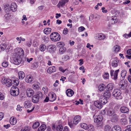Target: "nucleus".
I'll return each instance as SVG.
<instances>
[{
	"label": "nucleus",
	"instance_id": "338daca9",
	"mask_svg": "<svg viewBox=\"0 0 131 131\" xmlns=\"http://www.w3.org/2000/svg\"><path fill=\"white\" fill-rule=\"evenodd\" d=\"M57 44L59 46H63L64 45V43L62 42H58Z\"/></svg>",
	"mask_w": 131,
	"mask_h": 131
},
{
	"label": "nucleus",
	"instance_id": "393cba45",
	"mask_svg": "<svg viewBox=\"0 0 131 131\" xmlns=\"http://www.w3.org/2000/svg\"><path fill=\"white\" fill-rule=\"evenodd\" d=\"M9 122L12 125H15L17 122L16 118L14 117H11L9 119Z\"/></svg>",
	"mask_w": 131,
	"mask_h": 131
},
{
	"label": "nucleus",
	"instance_id": "79ce46f5",
	"mask_svg": "<svg viewBox=\"0 0 131 131\" xmlns=\"http://www.w3.org/2000/svg\"><path fill=\"white\" fill-rule=\"evenodd\" d=\"M35 95L38 96L39 97V99L40 98H42L43 96V94L41 92H38Z\"/></svg>",
	"mask_w": 131,
	"mask_h": 131
},
{
	"label": "nucleus",
	"instance_id": "c9c22d12",
	"mask_svg": "<svg viewBox=\"0 0 131 131\" xmlns=\"http://www.w3.org/2000/svg\"><path fill=\"white\" fill-rule=\"evenodd\" d=\"M51 97L50 101H53L56 99L55 95L54 94H51L49 95Z\"/></svg>",
	"mask_w": 131,
	"mask_h": 131
},
{
	"label": "nucleus",
	"instance_id": "aec40b11",
	"mask_svg": "<svg viewBox=\"0 0 131 131\" xmlns=\"http://www.w3.org/2000/svg\"><path fill=\"white\" fill-rule=\"evenodd\" d=\"M33 77L30 75H27L25 78V81L28 83L31 82L32 81Z\"/></svg>",
	"mask_w": 131,
	"mask_h": 131
},
{
	"label": "nucleus",
	"instance_id": "864d4df0",
	"mask_svg": "<svg viewBox=\"0 0 131 131\" xmlns=\"http://www.w3.org/2000/svg\"><path fill=\"white\" fill-rule=\"evenodd\" d=\"M127 85L126 83L125 84H122L121 85L120 87L122 89H124L125 88Z\"/></svg>",
	"mask_w": 131,
	"mask_h": 131
},
{
	"label": "nucleus",
	"instance_id": "8fccbe9b",
	"mask_svg": "<svg viewBox=\"0 0 131 131\" xmlns=\"http://www.w3.org/2000/svg\"><path fill=\"white\" fill-rule=\"evenodd\" d=\"M126 127V129L124 131H131V125L127 126Z\"/></svg>",
	"mask_w": 131,
	"mask_h": 131
},
{
	"label": "nucleus",
	"instance_id": "4be33fe9",
	"mask_svg": "<svg viewBox=\"0 0 131 131\" xmlns=\"http://www.w3.org/2000/svg\"><path fill=\"white\" fill-rule=\"evenodd\" d=\"M111 131H122V129L119 125H116L112 128Z\"/></svg>",
	"mask_w": 131,
	"mask_h": 131
},
{
	"label": "nucleus",
	"instance_id": "1a4fd4ad",
	"mask_svg": "<svg viewBox=\"0 0 131 131\" xmlns=\"http://www.w3.org/2000/svg\"><path fill=\"white\" fill-rule=\"evenodd\" d=\"M26 93L27 96L29 97H30L34 95V92L32 89L28 88L26 90Z\"/></svg>",
	"mask_w": 131,
	"mask_h": 131
},
{
	"label": "nucleus",
	"instance_id": "e433bc0d",
	"mask_svg": "<svg viewBox=\"0 0 131 131\" xmlns=\"http://www.w3.org/2000/svg\"><path fill=\"white\" fill-rule=\"evenodd\" d=\"M88 126L87 124L85 123H82L80 124V126L82 128L85 129H86L88 128Z\"/></svg>",
	"mask_w": 131,
	"mask_h": 131
},
{
	"label": "nucleus",
	"instance_id": "6e6d98bb",
	"mask_svg": "<svg viewBox=\"0 0 131 131\" xmlns=\"http://www.w3.org/2000/svg\"><path fill=\"white\" fill-rule=\"evenodd\" d=\"M22 108H23V107H20V105H18L17 106V111H21L22 110Z\"/></svg>",
	"mask_w": 131,
	"mask_h": 131
},
{
	"label": "nucleus",
	"instance_id": "0eeeda50",
	"mask_svg": "<svg viewBox=\"0 0 131 131\" xmlns=\"http://www.w3.org/2000/svg\"><path fill=\"white\" fill-rule=\"evenodd\" d=\"M107 115L110 116H114L116 114L114 110L112 108H109L106 111Z\"/></svg>",
	"mask_w": 131,
	"mask_h": 131
},
{
	"label": "nucleus",
	"instance_id": "4468645a",
	"mask_svg": "<svg viewBox=\"0 0 131 131\" xmlns=\"http://www.w3.org/2000/svg\"><path fill=\"white\" fill-rule=\"evenodd\" d=\"M67 2V0H61L59 2L57 6L59 8L60 7H63L65 5L66 3Z\"/></svg>",
	"mask_w": 131,
	"mask_h": 131
},
{
	"label": "nucleus",
	"instance_id": "49530a36",
	"mask_svg": "<svg viewBox=\"0 0 131 131\" xmlns=\"http://www.w3.org/2000/svg\"><path fill=\"white\" fill-rule=\"evenodd\" d=\"M62 59L64 61H66L69 59V57L67 55L64 56L62 57Z\"/></svg>",
	"mask_w": 131,
	"mask_h": 131
},
{
	"label": "nucleus",
	"instance_id": "c756f323",
	"mask_svg": "<svg viewBox=\"0 0 131 131\" xmlns=\"http://www.w3.org/2000/svg\"><path fill=\"white\" fill-rule=\"evenodd\" d=\"M39 97L36 95L34 96L32 98V101L34 103H37L39 101Z\"/></svg>",
	"mask_w": 131,
	"mask_h": 131
},
{
	"label": "nucleus",
	"instance_id": "e2e57ef3",
	"mask_svg": "<svg viewBox=\"0 0 131 131\" xmlns=\"http://www.w3.org/2000/svg\"><path fill=\"white\" fill-rule=\"evenodd\" d=\"M67 69H66L64 70H63V68L62 67H60L59 68V70L62 71V72L64 73V72L65 71H66L67 70Z\"/></svg>",
	"mask_w": 131,
	"mask_h": 131
},
{
	"label": "nucleus",
	"instance_id": "774afa93",
	"mask_svg": "<svg viewBox=\"0 0 131 131\" xmlns=\"http://www.w3.org/2000/svg\"><path fill=\"white\" fill-rule=\"evenodd\" d=\"M59 84V81L58 80H56V81L53 84V86H54L56 87L57 86L58 84Z\"/></svg>",
	"mask_w": 131,
	"mask_h": 131
},
{
	"label": "nucleus",
	"instance_id": "2f4dec72",
	"mask_svg": "<svg viewBox=\"0 0 131 131\" xmlns=\"http://www.w3.org/2000/svg\"><path fill=\"white\" fill-rule=\"evenodd\" d=\"M51 29L50 28H46L44 29V32L45 34L48 35L51 32Z\"/></svg>",
	"mask_w": 131,
	"mask_h": 131
},
{
	"label": "nucleus",
	"instance_id": "423d86ee",
	"mask_svg": "<svg viewBox=\"0 0 131 131\" xmlns=\"http://www.w3.org/2000/svg\"><path fill=\"white\" fill-rule=\"evenodd\" d=\"M15 53L14 54L21 57L24 54V52L23 49L21 48H17L14 50Z\"/></svg>",
	"mask_w": 131,
	"mask_h": 131
},
{
	"label": "nucleus",
	"instance_id": "a18cd8bd",
	"mask_svg": "<svg viewBox=\"0 0 131 131\" xmlns=\"http://www.w3.org/2000/svg\"><path fill=\"white\" fill-rule=\"evenodd\" d=\"M111 127L108 125L106 126L104 128V131H110L111 130Z\"/></svg>",
	"mask_w": 131,
	"mask_h": 131
},
{
	"label": "nucleus",
	"instance_id": "5fc2aeb1",
	"mask_svg": "<svg viewBox=\"0 0 131 131\" xmlns=\"http://www.w3.org/2000/svg\"><path fill=\"white\" fill-rule=\"evenodd\" d=\"M68 29L67 28H65L63 30V33L66 35L68 34Z\"/></svg>",
	"mask_w": 131,
	"mask_h": 131
},
{
	"label": "nucleus",
	"instance_id": "a878e982",
	"mask_svg": "<svg viewBox=\"0 0 131 131\" xmlns=\"http://www.w3.org/2000/svg\"><path fill=\"white\" fill-rule=\"evenodd\" d=\"M114 86L113 84L112 83H110L108 84L107 86V88L108 89L107 91H112L114 88Z\"/></svg>",
	"mask_w": 131,
	"mask_h": 131
},
{
	"label": "nucleus",
	"instance_id": "cd10ccee",
	"mask_svg": "<svg viewBox=\"0 0 131 131\" xmlns=\"http://www.w3.org/2000/svg\"><path fill=\"white\" fill-rule=\"evenodd\" d=\"M105 87L106 86L104 84H101L99 85L98 88L100 91H102L105 89Z\"/></svg>",
	"mask_w": 131,
	"mask_h": 131
},
{
	"label": "nucleus",
	"instance_id": "09e8293b",
	"mask_svg": "<svg viewBox=\"0 0 131 131\" xmlns=\"http://www.w3.org/2000/svg\"><path fill=\"white\" fill-rule=\"evenodd\" d=\"M10 15H9L8 13L6 14L4 16L5 18L7 20H8L10 19Z\"/></svg>",
	"mask_w": 131,
	"mask_h": 131
},
{
	"label": "nucleus",
	"instance_id": "ea45409f",
	"mask_svg": "<svg viewBox=\"0 0 131 131\" xmlns=\"http://www.w3.org/2000/svg\"><path fill=\"white\" fill-rule=\"evenodd\" d=\"M114 50L115 52H117L120 50L119 46L118 45H116L114 47Z\"/></svg>",
	"mask_w": 131,
	"mask_h": 131
},
{
	"label": "nucleus",
	"instance_id": "39448f33",
	"mask_svg": "<svg viewBox=\"0 0 131 131\" xmlns=\"http://www.w3.org/2000/svg\"><path fill=\"white\" fill-rule=\"evenodd\" d=\"M13 60L14 64L16 65H19L21 62V58L19 56L14 54Z\"/></svg>",
	"mask_w": 131,
	"mask_h": 131
},
{
	"label": "nucleus",
	"instance_id": "f03ea898",
	"mask_svg": "<svg viewBox=\"0 0 131 131\" xmlns=\"http://www.w3.org/2000/svg\"><path fill=\"white\" fill-rule=\"evenodd\" d=\"M121 91L117 89L114 90L112 92V95L117 99H121L122 98L121 95Z\"/></svg>",
	"mask_w": 131,
	"mask_h": 131
},
{
	"label": "nucleus",
	"instance_id": "4d7b16f0",
	"mask_svg": "<svg viewBox=\"0 0 131 131\" xmlns=\"http://www.w3.org/2000/svg\"><path fill=\"white\" fill-rule=\"evenodd\" d=\"M32 87L34 89L36 90L38 89L39 87L38 85L36 84H34L33 85Z\"/></svg>",
	"mask_w": 131,
	"mask_h": 131
},
{
	"label": "nucleus",
	"instance_id": "ddd939ff",
	"mask_svg": "<svg viewBox=\"0 0 131 131\" xmlns=\"http://www.w3.org/2000/svg\"><path fill=\"white\" fill-rule=\"evenodd\" d=\"M96 38L100 40H103L105 38L104 35L102 33L97 34L95 36Z\"/></svg>",
	"mask_w": 131,
	"mask_h": 131
},
{
	"label": "nucleus",
	"instance_id": "69168bd1",
	"mask_svg": "<svg viewBox=\"0 0 131 131\" xmlns=\"http://www.w3.org/2000/svg\"><path fill=\"white\" fill-rule=\"evenodd\" d=\"M85 28L83 26H81L79 27V30L80 31H82L84 30Z\"/></svg>",
	"mask_w": 131,
	"mask_h": 131
},
{
	"label": "nucleus",
	"instance_id": "5701e85b",
	"mask_svg": "<svg viewBox=\"0 0 131 131\" xmlns=\"http://www.w3.org/2000/svg\"><path fill=\"white\" fill-rule=\"evenodd\" d=\"M99 101L102 104H104L107 102V101L106 99L103 96L101 97Z\"/></svg>",
	"mask_w": 131,
	"mask_h": 131
},
{
	"label": "nucleus",
	"instance_id": "412c9836",
	"mask_svg": "<svg viewBox=\"0 0 131 131\" xmlns=\"http://www.w3.org/2000/svg\"><path fill=\"white\" fill-rule=\"evenodd\" d=\"M31 106V104L29 101L27 100L24 103V106L25 108H28Z\"/></svg>",
	"mask_w": 131,
	"mask_h": 131
},
{
	"label": "nucleus",
	"instance_id": "a211bd4d",
	"mask_svg": "<svg viewBox=\"0 0 131 131\" xmlns=\"http://www.w3.org/2000/svg\"><path fill=\"white\" fill-rule=\"evenodd\" d=\"M121 111L123 113H127L129 111L128 108L126 106L121 107L120 108Z\"/></svg>",
	"mask_w": 131,
	"mask_h": 131
},
{
	"label": "nucleus",
	"instance_id": "de8ad7c7",
	"mask_svg": "<svg viewBox=\"0 0 131 131\" xmlns=\"http://www.w3.org/2000/svg\"><path fill=\"white\" fill-rule=\"evenodd\" d=\"M8 62L6 61H5L3 62L2 65L4 67H6L8 66Z\"/></svg>",
	"mask_w": 131,
	"mask_h": 131
},
{
	"label": "nucleus",
	"instance_id": "bf43d9fd",
	"mask_svg": "<svg viewBox=\"0 0 131 131\" xmlns=\"http://www.w3.org/2000/svg\"><path fill=\"white\" fill-rule=\"evenodd\" d=\"M94 16L93 15H91L89 17V20L90 21H92L93 19Z\"/></svg>",
	"mask_w": 131,
	"mask_h": 131
},
{
	"label": "nucleus",
	"instance_id": "9b49d317",
	"mask_svg": "<svg viewBox=\"0 0 131 131\" xmlns=\"http://www.w3.org/2000/svg\"><path fill=\"white\" fill-rule=\"evenodd\" d=\"M119 71V69L116 70L114 73V75H113V74L114 72V70H112L110 72L111 75L112 77L113 76H114L113 79L114 80H116L117 79L118 73Z\"/></svg>",
	"mask_w": 131,
	"mask_h": 131
},
{
	"label": "nucleus",
	"instance_id": "9d476101",
	"mask_svg": "<svg viewBox=\"0 0 131 131\" xmlns=\"http://www.w3.org/2000/svg\"><path fill=\"white\" fill-rule=\"evenodd\" d=\"M103 119V118L102 115H98L95 117L94 121L95 123L99 124L102 120Z\"/></svg>",
	"mask_w": 131,
	"mask_h": 131
},
{
	"label": "nucleus",
	"instance_id": "dca6fc26",
	"mask_svg": "<svg viewBox=\"0 0 131 131\" xmlns=\"http://www.w3.org/2000/svg\"><path fill=\"white\" fill-rule=\"evenodd\" d=\"M17 5L14 3H12L10 6L11 10L12 12H15L17 9Z\"/></svg>",
	"mask_w": 131,
	"mask_h": 131
},
{
	"label": "nucleus",
	"instance_id": "b1692460",
	"mask_svg": "<svg viewBox=\"0 0 131 131\" xmlns=\"http://www.w3.org/2000/svg\"><path fill=\"white\" fill-rule=\"evenodd\" d=\"M74 92L70 89H68L66 91V94L69 96H71L74 94Z\"/></svg>",
	"mask_w": 131,
	"mask_h": 131
},
{
	"label": "nucleus",
	"instance_id": "bb28decb",
	"mask_svg": "<svg viewBox=\"0 0 131 131\" xmlns=\"http://www.w3.org/2000/svg\"><path fill=\"white\" fill-rule=\"evenodd\" d=\"M19 79H22L25 77V74L24 73L23 71H20L18 73Z\"/></svg>",
	"mask_w": 131,
	"mask_h": 131
},
{
	"label": "nucleus",
	"instance_id": "7ed1b4c3",
	"mask_svg": "<svg viewBox=\"0 0 131 131\" xmlns=\"http://www.w3.org/2000/svg\"><path fill=\"white\" fill-rule=\"evenodd\" d=\"M2 84L5 85L9 87L11 86L12 84V82L9 79L4 78L1 80Z\"/></svg>",
	"mask_w": 131,
	"mask_h": 131
},
{
	"label": "nucleus",
	"instance_id": "6e6552de",
	"mask_svg": "<svg viewBox=\"0 0 131 131\" xmlns=\"http://www.w3.org/2000/svg\"><path fill=\"white\" fill-rule=\"evenodd\" d=\"M119 60L117 58H115L113 59L111 62V65L114 68L117 67L119 64Z\"/></svg>",
	"mask_w": 131,
	"mask_h": 131
},
{
	"label": "nucleus",
	"instance_id": "603ef678",
	"mask_svg": "<svg viewBox=\"0 0 131 131\" xmlns=\"http://www.w3.org/2000/svg\"><path fill=\"white\" fill-rule=\"evenodd\" d=\"M32 44V42L31 41H27L26 43V46L28 47H30Z\"/></svg>",
	"mask_w": 131,
	"mask_h": 131
},
{
	"label": "nucleus",
	"instance_id": "c03bdc74",
	"mask_svg": "<svg viewBox=\"0 0 131 131\" xmlns=\"http://www.w3.org/2000/svg\"><path fill=\"white\" fill-rule=\"evenodd\" d=\"M46 48V46L45 45H42L40 46V50L41 51H44L45 50Z\"/></svg>",
	"mask_w": 131,
	"mask_h": 131
},
{
	"label": "nucleus",
	"instance_id": "13d9d810",
	"mask_svg": "<svg viewBox=\"0 0 131 131\" xmlns=\"http://www.w3.org/2000/svg\"><path fill=\"white\" fill-rule=\"evenodd\" d=\"M103 77L105 79H108L109 77V74L108 73H106L104 75Z\"/></svg>",
	"mask_w": 131,
	"mask_h": 131
},
{
	"label": "nucleus",
	"instance_id": "c85d7f7f",
	"mask_svg": "<svg viewBox=\"0 0 131 131\" xmlns=\"http://www.w3.org/2000/svg\"><path fill=\"white\" fill-rule=\"evenodd\" d=\"M104 97L107 98H109L111 96V93L110 91L107 90L104 93Z\"/></svg>",
	"mask_w": 131,
	"mask_h": 131
},
{
	"label": "nucleus",
	"instance_id": "680f3d73",
	"mask_svg": "<svg viewBox=\"0 0 131 131\" xmlns=\"http://www.w3.org/2000/svg\"><path fill=\"white\" fill-rule=\"evenodd\" d=\"M4 98V96L3 94L0 92V99L3 100Z\"/></svg>",
	"mask_w": 131,
	"mask_h": 131
},
{
	"label": "nucleus",
	"instance_id": "f8f14e48",
	"mask_svg": "<svg viewBox=\"0 0 131 131\" xmlns=\"http://www.w3.org/2000/svg\"><path fill=\"white\" fill-rule=\"evenodd\" d=\"M81 117L79 115H76L73 118V123L75 125H77L81 121Z\"/></svg>",
	"mask_w": 131,
	"mask_h": 131
},
{
	"label": "nucleus",
	"instance_id": "f257e3e1",
	"mask_svg": "<svg viewBox=\"0 0 131 131\" xmlns=\"http://www.w3.org/2000/svg\"><path fill=\"white\" fill-rule=\"evenodd\" d=\"M50 37L51 40L54 42L59 41L60 39V36L59 34L56 32L51 33Z\"/></svg>",
	"mask_w": 131,
	"mask_h": 131
},
{
	"label": "nucleus",
	"instance_id": "0e129e2a",
	"mask_svg": "<svg viewBox=\"0 0 131 131\" xmlns=\"http://www.w3.org/2000/svg\"><path fill=\"white\" fill-rule=\"evenodd\" d=\"M24 129L25 131H30L31 128L29 127H25Z\"/></svg>",
	"mask_w": 131,
	"mask_h": 131
},
{
	"label": "nucleus",
	"instance_id": "7c9ffc66",
	"mask_svg": "<svg viewBox=\"0 0 131 131\" xmlns=\"http://www.w3.org/2000/svg\"><path fill=\"white\" fill-rule=\"evenodd\" d=\"M110 21L112 24H114L116 23L117 22L116 17L115 16H112L110 19Z\"/></svg>",
	"mask_w": 131,
	"mask_h": 131
},
{
	"label": "nucleus",
	"instance_id": "473e14b6",
	"mask_svg": "<svg viewBox=\"0 0 131 131\" xmlns=\"http://www.w3.org/2000/svg\"><path fill=\"white\" fill-rule=\"evenodd\" d=\"M46 126L44 124L41 125L38 129V131H44L46 128Z\"/></svg>",
	"mask_w": 131,
	"mask_h": 131
},
{
	"label": "nucleus",
	"instance_id": "58836bf2",
	"mask_svg": "<svg viewBox=\"0 0 131 131\" xmlns=\"http://www.w3.org/2000/svg\"><path fill=\"white\" fill-rule=\"evenodd\" d=\"M88 131H93L94 128L92 125H89L88 126Z\"/></svg>",
	"mask_w": 131,
	"mask_h": 131
},
{
	"label": "nucleus",
	"instance_id": "052dcab7",
	"mask_svg": "<svg viewBox=\"0 0 131 131\" xmlns=\"http://www.w3.org/2000/svg\"><path fill=\"white\" fill-rule=\"evenodd\" d=\"M123 37L125 38H128V37H131V35L129 33V34H124L123 35Z\"/></svg>",
	"mask_w": 131,
	"mask_h": 131
},
{
	"label": "nucleus",
	"instance_id": "20e7f679",
	"mask_svg": "<svg viewBox=\"0 0 131 131\" xmlns=\"http://www.w3.org/2000/svg\"><path fill=\"white\" fill-rule=\"evenodd\" d=\"M11 94L13 96L18 95L19 93L18 88L16 86H13L11 88L10 90Z\"/></svg>",
	"mask_w": 131,
	"mask_h": 131
},
{
	"label": "nucleus",
	"instance_id": "72a5a7b5",
	"mask_svg": "<svg viewBox=\"0 0 131 131\" xmlns=\"http://www.w3.org/2000/svg\"><path fill=\"white\" fill-rule=\"evenodd\" d=\"M113 116V117L112 118L111 120L113 122H115L117 121L118 119V116L117 115L115 114Z\"/></svg>",
	"mask_w": 131,
	"mask_h": 131
},
{
	"label": "nucleus",
	"instance_id": "a19ab883",
	"mask_svg": "<svg viewBox=\"0 0 131 131\" xmlns=\"http://www.w3.org/2000/svg\"><path fill=\"white\" fill-rule=\"evenodd\" d=\"M39 123L38 122H36L35 123L33 124L32 127L34 128H36L39 126Z\"/></svg>",
	"mask_w": 131,
	"mask_h": 131
},
{
	"label": "nucleus",
	"instance_id": "6ab92c4d",
	"mask_svg": "<svg viewBox=\"0 0 131 131\" xmlns=\"http://www.w3.org/2000/svg\"><path fill=\"white\" fill-rule=\"evenodd\" d=\"M95 106L98 108L101 109L102 107V105L100 101H96L94 103Z\"/></svg>",
	"mask_w": 131,
	"mask_h": 131
},
{
	"label": "nucleus",
	"instance_id": "37998d69",
	"mask_svg": "<svg viewBox=\"0 0 131 131\" xmlns=\"http://www.w3.org/2000/svg\"><path fill=\"white\" fill-rule=\"evenodd\" d=\"M63 128V126H62V125H60L57 127L56 129L57 131H61Z\"/></svg>",
	"mask_w": 131,
	"mask_h": 131
},
{
	"label": "nucleus",
	"instance_id": "2eb2a0df",
	"mask_svg": "<svg viewBox=\"0 0 131 131\" xmlns=\"http://www.w3.org/2000/svg\"><path fill=\"white\" fill-rule=\"evenodd\" d=\"M56 47L54 45H49L47 49L49 52H51L56 50Z\"/></svg>",
	"mask_w": 131,
	"mask_h": 131
},
{
	"label": "nucleus",
	"instance_id": "f704fd0d",
	"mask_svg": "<svg viewBox=\"0 0 131 131\" xmlns=\"http://www.w3.org/2000/svg\"><path fill=\"white\" fill-rule=\"evenodd\" d=\"M121 124L123 125H126L127 123V120L126 118H124L121 119Z\"/></svg>",
	"mask_w": 131,
	"mask_h": 131
},
{
	"label": "nucleus",
	"instance_id": "f3484780",
	"mask_svg": "<svg viewBox=\"0 0 131 131\" xmlns=\"http://www.w3.org/2000/svg\"><path fill=\"white\" fill-rule=\"evenodd\" d=\"M56 69L55 67H52L48 68L47 70V72L49 74H51L55 72Z\"/></svg>",
	"mask_w": 131,
	"mask_h": 131
},
{
	"label": "nucleus",
	"instance_id": "3c124183",
	"mask_svg": "<svg viewBox=\"0 0 131 131\" xmlns=\"http://www.w3.org/2000/svg\"><path fill=\"white\" fill-rule=\"evenodd\" d=\"M2 46L1 45V50L3 51L6 48V45L5 44H2Z\"/></svg>",
	"mask_w": 131,
	"mask_h": 131
},
{
	"label": "nucleus",
	"instance_id": "4c0bfd02",
	"mask_svg": "<svg viewBox=\"0 0 131 131\" xmlns=\"http://www.w3.org/2000/svg\"><path fill=\"white\" fill-rule=\"evenodd\" d=\"M127 72L125 70H124L122 71L121 74V76L123 78H124L126 76Z\"/></svg>",
	"mask_w": 131,
	"mask_h": 131
}]
</instances>
